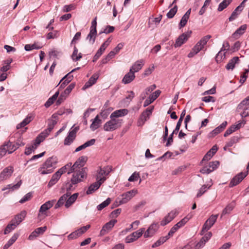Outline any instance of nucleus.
<instances>
[{
    "label": "nucleus",
    "mask_w": 249,
    "mask_h": 249,
    "mask_svg": "<svg viewBox=\"0 0 249 249\" xmlns=\"http://www.w3.org/2000/svg\"><path fill=\"white\" fill-rule=\"evenodd\" d=\"M226 51V49L223 50V48H221V50L216 54L215 56V60L217 63L220 62L222 60L223 57L225 58V54L223 53L222 52V51Z\"/></svg>",
    "instance_id": "obj_53"
},
{
    "label": "nucleus",
    "mask_w": 249,
    "mask_h": 249,
    "mask_svg": "<svg viewBox=\"0 0 249 249\" xmlns=\"http://www.w3.org/2000/svg\"><path fill=\"white\" fill-rule=\"evenodd\" d=\"M55 200H49L42 205L40 207L39 212L43 213L46 211L50 209L53 205Z\"/></svg>",
    "instance_id": "obj_20"
},
{
    "label": "nucleus",
    "mask_w": 249,
    "mask_h": 249,
    "mask_svg": "<svg viewBox=\"0 0 249 249\" xmlns=\"http://www.w3.org/2000/svg\"><path fill=\"white\" fill-rule=\"evenodd\" d=\"M101 123V120L99 118V116L97 115L93 120L92 123L90 125V128L91 130L95 131L100 127Z\"/></svg>",
    "instance_id": "obj_23"
},
{
    "label": "nucleus",
    "mask_w": 249,
    "mask_h": 249,
    "mask_svg": "<svg viewBox=\"0 0 249 249\" xmlns=\"http://www.w3.org/2000/svg\"><path fill=\"white\" fill-rule=\"evenodd\" d=\"M71 193H66L62 196H61L59 200H58L57 203L55 204L54 208L57 209L60 207L61 206L63 205L67 198L71 195Z\"/></svg>",
    "instance_id": "obj_26"
},
{
    "label": "nucleus",
    "mask_w": 249,
    "mask_h": 249,
    "mask_svg": "<svg viewBox=\"0 0 249 249\" xmlns=\"http://www.w3.org/2000/svg\"><path fill=\"white\" fill-rule=\"evenodd\" d=\"M232 1V0H224L218 5L217 10L219 12L223 11Z\"/></svg>",
    "instance_id": "obj_42"
},
{
    "label": "nucleus",
    "mask_w": 249,
    "mask_h": 249,
    "mask_svg": "<svg viewBox=\"0 0 249 249\" xmlns=\"http://www.w3.org/2000/svg\"><path fill=\"white\" fill-rule=\"evenodd\" d=\"M168 240V237H166V236L161 237L159 238V239L155 243H154L152 245V248H155L156 247H158L162 244H163L164 242H165Z\"/></svg>",
    "instance_id": "obj_43"
},
{
    "label": "nucleus",
    "mask_w": 249,
    "mask_h": 249,
    "mask_svg": "<svg viewBox=\"0 0 249 249\" xmlns=\"http://www.w3.org/2000/svg\"><path fill=\"white\" fill-rule=\"evenodd\" d=\"M59 172H55L52 177L51 180L49 181L48 186L50 188L54 185L58 181L60 178Z\"/></svg>",
    "instance_id": "obj_31"
},
{
    "label": "nucleus",
    "mask_w": 249,
    "mask_h": 249,
    "mask_svg": "<svg viewBox=\"0 0 249 249\" xmlns=\"http://www.w3.org/2000/svg\"><path fill=\"white\" fill-rule=\"evenodd\" d=\"M189 18V17H187L185 15L183 16L179 23V29H181V28L184 27L186 25Z\"/></svg>",
    "instance_id": "obj_52"
},
{
    "label": "nucleus",
    "mask_w": 249,
    "mask_h": 249,
    "mask_svg": "<svg viewBox=\"0 0 249 249\" xmlns=\"http://www.w3.org/2000/svg\"><path fill=\"white\" fill-rule=\"evenodd\" d=\"M74 125L70 130L68 134L70 137L76 138V133L79 130V126H77L74 127Z\"/></svg>",
    "instance_id": "obj_46"
},
{
    "label": "nucleus",
    "mask_w": 249,
    "mask_h": 249,
    "mask_svg": "<svg viewBox=\"0 0 249 249\" xmlns=\"http://www.w3.org/2000/svg\"><path fill=\"white\" fill-rule=\"evenodd\" d=\"M59 91H57L51 97L49 98L44 105L45 107H49L50 106H51L56 100L59 95Z\"/></svg>",
    "instance_id": "obj_35"
},
{
    "label": "nucleus",
    "mask_w": 249,
    "mask_h": 249,
    "mask_svg": "<svg viewBox=\"0 0 249 249\" xmlns=\"http://www.w3.org/2000/svg\"><path fill=\"white\" fill-rule=\"evenodd\" d=\"M239 140V138L238 136H233L232 137L230 140L228 142L226 143V146L227 147H231L234 143L238 142Z\"/></svg>",
    "instance_id": "obj_48"
},
{
    "label": "nucleus",
    "mask_w": 249,
    "mask_h": 249,
    "mask_svg": "<svg viewBox=\"0 0 249 249\" xmlns=\"http://www.w3.org/2000/svg\"><path fill=\"white\" fill-rule=\"evenodd\" d=\"M235 127L233 125L231 126L229 128H228L225 132L224 134V136L225 137H227L232 133L235 132L236 131Z\"/></svg>",
    "instance_id": "obj_64"
},
{
    "label": "nucleus",
    "mask_w": 249,
    "mask_h": 249,
    "mask_svg": "<svg viewBox=\"0 0 249 249\" xmlns=\"http://www.w3.org/2000/svg\"><path fill=\"white\" fill-rule=\"evenodd\" d=\"M56 124V120H53L52 119H48V128L45 129L44 131H45L47 133H48L49 135L50 133L53 129L54 126Z\"/></svg>",
    "instance_id": "obj_34"
},
{
    "label": "nucleus",
    "mask_w": 249,
    "mask_h": 249,
    "mask_svg": "<svg viewBox=\"0 0 249 249\" xmlns=\"http://www.w3.org/2000/svg\"><path fill=\"white\" fill-rule=\"evenodd\" d=\"M185 114H186V111L185 109H184L181 114H180V118L177 124V125H176V128L174 130V132H178L179 129H180V126L181 125V123H182V122L183 121V118L185 116Z\"/></svg>",
    "instance_id": "obj_39"
},
{
    "label": "nucleus",
    "mask_w": 249,
    "mask_h": 249,
    "mask_svg": "<svg viewBox=\"0 0 249 249\" xmlns=\"http://www.w3.org/2000/svg\"><path fill=\"white\" fill-rule=\"evenodd\" d=\"M23 138L20 137L17 140L15 144H12L10 141L4 142L7 149L8 154H12L14 151L16 150L19 146L25 145V143L23 142Z\"/></svg>",
    "instance_id": "obj_5"
},
{
    "label": "nucleus",
    "mask_w": 249,
    "mask_h": 249,
    "mask_svg": "<svg viewBox=\"0 0 249 249\" xmlns=\"http://www.w3.org/2000/svg\"><path fill=\"white\" fill-rule=\"evenodd\" d=\"M219 165V162L216 160L214 161L210 162L208 166L211 169V171L213 172L217 169Z\"/></svg>",
    "instance_id": "obj_59"
},
{
    "label": "nucleus",
    "mask_w": 249,
    "mask_h": 249,
    "mask_svg": "<svg viewBox=\"0 0 249 249\" xmlns=\"http://www.w3.org/2000/svg\"><path fill=\"white\" fill-rule=\"evenodd\" d=\"M112 108H107L106 109H105L100 112V115L101 117L104 118L106 119L107 118L108 115L109 114L110 112L112 111Z\"/></svg>",
    "instance_id": "obj_50"
},
{
    "label": "nucleus",
    "mask_w": 249,
    "mask_h": 249,
    "mask_svg": "<svg viewBox=\"0 0 249 249\" xmlns=\"http://www.w3.org/2000/svg\"><path fill=\"white\" fill-rule=\"evenodd\" d=\"M106 49V48L102 44L95 55L93 56L92 60L93 62H96L99 59V58L102 55L104 52L105 51Z\"/></svg>",
    "instance_id": "obj_38"
},
{
    "label": "nucleus",
    "mask_w": 249,
    "mask_h": 249,
    "mask_svg": "<svg viewBox=\"0 0 249 249\" xmlns=\"http://www.w3.org/2000/svg\"><path fill=\"white\" fill-rule=\"evenodd\" d=\"M178 214L176 210L172 211L166 215L160 222V225L164 226L170 222Z\"/></svg>",
    "instance_id": "obj_15"
},
{
    "label": "nucleus",
    "mask_w": 249,
    "mask_h": 249,
    "mask_svg": "<svg viewBox=\"0 0 249 249\" xmlns=\"http://www.w3.org/2000/svg\"><path fill=\"white\" fill-rule=\"evenodd\" d=\"M27 214L26 211H22L16 215L11 220L17 226L24 219Z\"/></svg>",
    "instance_id": "obj_17"
},
{
    "label": "nucleus",
    "mask_w": 249,
    "mask_h": 249,
    "mask_svg": "<svg viewBox=\"0 0 249 249\" xmlns=\"http://www.w3.org/2000/svg\"><path fill=\"white\" fill-rule=\"evenodd\" d=\"M57 163L56 157H50L38 168V172L42 175L51 174L53 172Z\"/></svg>",
    "instance_id": "obj_1"
},
{
    "label": "nucleus",
    "mask_w": 249,
    "mask_h": 249,
    "mask_svg": "<svg viewBox=\"0 0 249 249\" xmlns=\"http://www.w3.org/2000/svg\"><path fill=\"white\" fill-rule=\"evenodd\" d=\"M248 175V171L241 172L234 177L230 182V187H232L241 182L243 179Z\"/></svg>",
    "instance_id": "obj_11"
},
{
    "label": "nucleus",
    "mask_w": 249,
    "mask_h": 249,
    "mask_svg": "<svg viewBox=\"0 0 249 249\" xmlns=\"http://www.w3.org/2000/svg\"><path fill=\"white\" fill-rule=\"evenodd\" d=\"M243 111L241 113L242 118H245L249 116V105L244 106L243 108Z\"/></svg>",
    "instance_id": "obj_55"
},
{
    "label": "nucleus",
    "mask_w": 249,
    "mask_h": 249,
    "mask_svg": "<svg viewBox=\"0 0 249 249\" xmlns=\"http://www.w3.org/2000/svg\"><path fill=\"white\" fill-rule=\"evenodd\" d=\"M191 215H188L175 224V225L179 229L183 227L191 219Z\"/></svg>",
    "instance_id": "obj_41"
},
{
    "label": "nucleus",
    "mask_w": 249,
    "mask_h": 249,
    "mask_svg": "<svg viewBox=\"0 0 249 249\" xmlns=\"http://www.w3.org/2000/svg\"><path fill=\"white\" fill-rule=\"evenodd\" d=\"M239 61V57L235 56L231 59L226 66L227 70H233L235 67V65Z\"/></svg>",
    "instance_id": "obj_32"
},
{
    "label": "nucleus",
    "mask_w": 249,
    "mask_h": 249,
    "mask_svg": "<svg viewBox=\"0 0 249 249\" xmlns=\"http://www.w3.org/2000/svg\"><path fill=\"white\" fill-rule=\"evenodd\" d=\"M218 217V214L212 215L207 220L206 222L209 224L212 227Z\"/></svg>",
    "instance_id": "obj_51"
},
{
    "label": "nucleus",
    "mask_w": 249,
    "mask_h": 249,
    "mask_svg": "<svg viewBox=\"0 0 249 249\" xmlns=\"http://www.w3.org/2000/svg\"><path fill=\"white\" fill-rule=\"evenodd\" d=\"M111 171V168L109 166H105L103 168L99 167L96 175V180L99 181L100 179H104L105 181L107 179L106 176H107Z\"/></svg>",
    "instance_id": "obj_6"
},
{
    "label": "nucleus",
    "mask_w": 249,
    "mask_h": 249,
    "mask_svg": "<svg viewBox=\"0 0 249 249\" xmlns=\"http://www.w3.org/2000/svg\"><path fill=\"white\" fill-rule=\"evenodd\" d=\"M87 177V173L85 168L79 169L73 173L71 181L73 184H76L83 181V179Z\"/></svg>",
    "instance_id": "obj_4"
},
{
    "label": "nucleus",
    "mask_w": 249,
    "mask_h": 249,
    "mask_svg": "<svg viewBox=\"0 0 249 249\" xmlns=\"http://www.w3.org/2000/svg\"><path fill=\"white\" fill-rule=\"evenodd\" d=\"M32 197V194L31 192H29L26 194L20 200L19 203H24L25 202L29 200Z\"/></svg>",
    "instance_id": "obj_60"
},
{
    "label": "nucleus",
    "mask_w": 249,
    "mask_h": 249,
    "mask_svg": "<svg viewBox=\"0 0 249 249\" xmlns=\"http://www.w3.org/2000/svg\"><path fill=\"white\" fill-rule=\"evenodd\" d=\"M211 37L212 36L209 35L203 37L193 48L188 53V57L192 58L202 50Z\"/></svg>",
    "instance_id": "obj_2"
},
{
    "label": "nucleus",
    "mask_w": 249,
    "mask_h": 249,
    "mask_svg": "<svg viewBox=\"0 0 249 249\" xmlns=\"http://www.w3.org/2000/svg\"><path fill=\"white\" fill-rule=\"evenodd\" d=\"M21 183H22V181H21V180H20L17 183H16L15 185H13V184L7 185L5 187H4V188H3L2 189V191H5L6 190L9 189V190H10L13 191L17 190L20 187V186L21 185Z\"/></svg>",
    "instance_id": "obj_37"
},
{
    "label": "nucleus",
    "mask_w": 249,
    "mask_h": 249,
    "mask_svg": "<svg viewBox=\"0 0 249 249\" xmlns=\"http://www.w3.org/2000/svg\"><path fill=\"white\" fill-rule=\"evenodd\" d=\"M14 172V168L12 166L5 168L0 174V182L9 178Z\"/></svg>",
    "instance_id": "obj_13"
},
{
    "label": "nucleus",
    "mask_w": 249,
    "mask_h": 249,
    "mask_svg": "<svg viewBox=\"0 0 249 249\" xmlns=\"http://www.w3.org/2000/svg\"><path fill=\"white\" fill-rule=\"evenodd\" d=\"M75 139V138L70 137L68 135L64 141V144L65 145H70L73 142Z\"/></svg>",
    "instance_id": "obj_57"
},
{
    "label": "nucleus",
    "mask_w": 249,
    "mask_h": 249,
    "mask_svg": "<svg viewBox=\"0 0 249 249\" xmlns=\"http://www.w3.org/2000/svg\"><path fill=\"white\" fill-rule=\"evenodd\" d=\"M144 65V61L142 59L137 61L130 69V71L135 73L139 71Z\"/></svg>",
    "instance_id": "obj_19"
},
{
    "label": "nucleus",
    "mask_w": 249,
    "mask_h": 249,
    "mask_svg": "<svg viewBox=\"0 0 249 249\" xmlns=\"http://www.w3.org/2000/svg\"><path fill=\"white\" fill-rule=\"evenodd\" d=\"M210 187V186H208L207 185H203L202 186V187L200 188V189L198 190V192L196 195L197 197H200L203 194H204L207 190L209 189Z\"/></svg>",
    "instance_id": "obj_47"
},
{
    "label": "nucleus",
    "mask_w": 249,
    "mask_h": 249,
    "mask_svg": "<svg viewBox=\"0 0 249 249\" xmlns=\"http://www.w3.org/2000/svg\"><path fill=\"white\" fill-rule=\"evenodd\" d=\"M115 28L113 26H111L110 25H107L106 28L104 29L103 31H101L99 32V35L102 34V33H105L106 34H107L110 33H112L114 31Z\"/></svg>",
    "instance_id": "obj_61"
},
{
    "label": "nucleus",
    "mask_w": 249,
    "mask_h": 249,
    "mask_svg": "<svg viewBox=\"0 0 249 249\" xmlns=\"http://www.w3.org/2000/svg\"><path fill=\"white\" fill-rule=\"evenodd\" d=\"M88 160V158L86 156H82L80 157L78 159L76 160L77 163H79L80 167H83L85 163Z\"/></svg>",
    "instance_id": "obj_54"
},
{
    "label": "nucleus",
    "mask_w": 249,
    "mask_h": 249,
    "mask_svg": "<svg viewBox=\"0 0 249 249\" xmlns=\"http://www.w3.org/2000/svg\"><path fill=\"white\" fill-rule=\"evenodd\" d=\"M75 86V84L72 83L67 87L64 92L61 94L58 100L56 101V105H60L66 99L67 96L70 94L72 89H74Z\"/></svg>",
    "instance_id": "obj_7"
},
{
    "label": "nucleus",
    "mask_w": 249,
    "mask_h": 249,
    "mask_svg": "<svg viewBox=\"0 0 249 249\" xmlns=\"http://www.w3.org/2000/svg\"><path fill=\"white\" fill-rule=\"evenodd\" d=\"M159 229L158 223H152L144 233V237L148 238L153 236Z\"/></svg>",
    "instance_id": "obj_14"
},
{
    "label": "nucleus",
    "mask_w": 249,
    "mask_h": 249,
    "mask_svg": "<svg viewBox=\"0 0 249 249\" xmlns=\"http://www.w3.org/2000/svg\"><path fill=\"white\" fill-rule=\"evenodd\" d=\"M247 29V25L244 24L241 26L233 34L232 36L235 38H238L243 35Z\"/></svg>",
    "instance_id": "obj_30"
},
{
    "label": "nucleus",
    "mask_w": 249,
    "mask_h": 249,
    "mask_svg": "<svg viewBox=\"0 0 249 249\" xmlns=\"http://www.w3.org/2000/svg\"><path fill=\"white\" fill-rule=\"evenodd\" d=\"M95 142V140L94 139H91L90 140L86 142L85 143L83 144L78 146L77 147L75 150V152H79L84 149H85L86 148L90 146L91 145H93L94 144Z\"/></svg>",
    "instance_id": "obj_24"
},
{
    "label": "nucleus",
    "mask_w": 249,
    "mask_h": 249,
    "mask_svg": "<svg viewBox=\"0 0 249 249\" xmlns=\"http://www.w3.org/2000/svg\"><path fill=\"white\" fill-rule=\"evenodd\" d=\"M135 78V75L133 72L130 71L126 73L124 77L122 82L124 84H127L131 82Z\"/></svg>",
    "instance_id": "obj_22"
},
{
    "label": "nucleus",
    "mask_w": 249,
    "mask_h": 249,
    "mask_svg": "<svg viewBox=\"0 0 249 249\" xmlns=\"http://www.w3.org/2000/svg\"><path fill=\"white\" fill-rule=\"evenodd\" d=\"M105 181V179H100L99 181L97 180L96 182L91 184L88 188L86 191L87 195H90L94 193L96 190L99 188L101 184Z\"/></svg>",
    "instance_id": "obj_16"
},
{
    "label": "nucleus",
    "mask_w": 249,
    "mask_h": 249,
    "mask_svg": "<svg viewBox=\"0 0 249 249\" xmlns=\"http://www.w3.org/2000/svg\"><path fill=\"white\" fill-rule=\"evenodd\" d=\"M97 36V30L90 29L89 33L86 39L91 44H93L95 42Z\"/></svg>",
    "instance_id": "obj_25"
},
{
    "label": "nucleus",
    "mask_w": 249,
    "mask_h": 249,
    "mask_svg": "<svg viewBox=\"0 0 249 249\" xmlns=\"http://www.w3.org/2000/svg\"><path fill=\"white\" fill-rule=\"evenodd\" d=\"M191 34L192 31H189L180 35L176 40V42L174 44L175 47L177 48L181 46L188 40Z\"/></svg>",
    "instance_id": "obj_10"
},
{
    "label": "nucleus",
    "mask_w": 249,
    "mask_h": 249,
    "mask_svg": "<svg viewBox=\"0 0 249 249\" xmlns=\"http://www.w3.org/2000/svg\"><path fill=\"white\" fill-rule=\"evenodd\" d=\"M178 11V6L177 5H175L172 8H171L169 11L167 13L166 16L168 18H173L175 14L177 13Z\"/></svg>",
    "instance_id": "obj_45"
},
{
    "label": "nucleus",
    "mask_w": 249,
    "mask_h": 249,
    "mask_svg": "<svg viewBox=\"0 0 249 249\" xmlns=\"http://www.w3.org/2000/svg\"><path fill=\"white\" fill-rule=\"evenodd\" d=\"M19 236V234L18 233H15L7 243L3 246V249H8L16 242Z\"/></svg>",
    "instance_id": "obj_27"
},
{
    "label": "nucleus",
    "mask_w": 249,
    "mask_h": 249,
    "mask_svg": "<svg viewBox=\"0 0 249 249\" xmlns=\"http://www.w3.org/2000/svg\"><path fill=\"white\" fill-rule=\"evenodd\" d=\"M137 193V190L133 189L122 194L121 196L122 198L120 200V204L126 203Z\"/></svg>",
    "instance_id": "obj_8"
},
{
    "label": "nucleus",
    "mask_w": 249,
    "mask_h": 249,
    "mask_svg": "<svg viewBox=\"0 0 249 249\" xmlns=\"http://www.w3.org/2000/svg\"><path fill=\"white\" fill-rule=\"evenodd\" d=\"M90 227V225H87L78 229L69 234L68 236V239L69 240L76 239L84 233L88 229H89Z\"/></svg>",
    "instance_id": "obj_9"
},
{
    "label": "nucleus",
    "mask_w": 249,
    "mask_h": 249,
    "mask_svg": "<svg viewBox=\"0 0 249 249\" xmlns=\"http://www.w3.org/2000/svg\"><path fill=\"white\" fill-rule=\"evenodd\" d=\"M128 111L127 109H120L115 110L112 112L110 116V118H116L123 117L127 114Z\"/></svg>",
    "instance_id": "obj_18"
},
{
    "label": "nucleus",
    "mask_w": 249,
    "mask_h": 249,
    "mask_svg": "<svg viewBox=\"0 0 249 249\" xmlns=\"http://www.w3.org/2000/svg\"><path fill=\"white\" fill-rule=\"evenodd\" d=\"M137 239L135 237V236L134 235V234L132 233L130 234V235L126 236L125 239V241L126 243H132L136 240H137Z\"/></svg>",
    "instance_id": "obj_63"
},
{
    "label": "nucleus",
    "mask_w": 249,
    "mask_h": 249,
    "mask_svg": "<svg viewBox=\"0 0 249 249\" xmlns=\"http://www.w3.org/2000/svg\"><path fill=\"white\" fill-rule=\"evenodd\" d=\"M37 147L33 143L31 146L28 147H26L24 154L26 155H29L32 153V152H34Z\"/></svg>",
    "instance_id": "obj_49"
},
{
    "label": "nucleus",
    "mask_w": 249,
    "mask_h": 249,
    "mask_svg": "<svg viewBox=\"0 0 249 249\" xmlns=\"http://www.w3.org/2000/svg\"><path fill=\"white\" fill-rule=\"evenodd\" d=\"M75 139V138L70 137L68 135L64 141V144L65 145H70L73 142Z\"/></svg>",
    "instance_id": "obj_56"
},
{
    "label": "nucleus",
    "mask_w": 249,
    "mask_h": 249,
    "mask_svg": "<svg viewBox=\"0 0 249 249\" xmlns=\"http://www.w3.org/2000/svg\"><path fill=\"white\" fill-rule=\"evenodd\" d=\"M75 139V138L70 137L68 135L64 141V144L65 145H70L73 142Z\"/></svg>",
    "instance_id": "obj_58"
},
{
    "label": "nucleus",
    "mask_w": 249,
    "mask_h": 249,
    "mask_svg": "<svg viewBox=\"0 0 249 249\" xmlns=\"http://www.w3.org/2000/svg\"><path fill=\"white\" fill-rule=\"evenodd\" d=\"M17 227V226L14 222H12V220H11L10 223H9L6 227L4 231V234H7L10 233L11 231H13Z\"/></svg>",
    "instance_id": "obj_40"
},
{
    "label": "nucleus",
    "mask_w": 249,
    "mask_h": 249,
    "mask_svg": "<svg viewBox=\"0 0 249 249\" xmlns=\"http://www.w3.org/2000/svg\"><path fill=\"white\" fill-rule=\"evenodd\" d=\"M48 135L49 134L47 133L45 131H42L37 136L33 143L34 145H36L37 147Z\"/></svg>",
    "instance_id": "obj_21"
},
{
    "label": "nucleus",
    "mask_w": 249,
    "mask_h": 249,
    "mask_svg": "<svg viewBox=\"0 0 249 249\" xmlns=\"http://www.w3.org/2000/svg\"><path fill=\"white\" fill-rule=\"evenodd\" d=\"M117 222L116 220H111L105 224L100 232V236H103L108 233L113 228L115 223Z\"/></svg>",
    "instance_id": "obj_12"
},
{
    "label": "nucleus",
    "mask_w": 249,
    "mask_h": 249,
    "mask_svg": "<svg viewBox=\"0 0 249 249\" xmlns=\"http://www.w3.org/2000/svg\"><path fill=\"white\" fill-rule=\"evenodd\" d=\"M161 93L160 90H157L154 92H153L152 94L149 96V98L152 101V102H154L160 95Z\"/></svg>",
    "instance_id": "obj_62"
},
{
    "label": "nucleus",
    "mask_w": 249,
    "mask_h": 249,
    "mask_svg": "<svg viewBox=\"0 0 249 249\" xmlns=\"http://www.w3.org/2000/svg\"><path fill=\"white\" fill-rule=\"evenodd\" d=\"M78 50L77 47L74 46L73 47V51L71 54V58L73 61H77L79 60L82 57V54L81 53H78Z\"/></svg>",
    "instance_id": "obj_33"
},
{
    "label": "nucleus",
    "mask_w": 249,
    "mask_h": 249,
    "mask_svg": "<svg viewBox=\"0 0 249 249\" xmlns=\"http://www.w3.org/2000/svg\"><path fill=\"white\" fill-rule=\"evenodd\" d=\"M110 119V120L107 122L103 126V129L105 131H113L120 128L123 123L122 119Z\"/></svg>",
    "instance_id": "obj_3"
},
{
    "label": "nucleus",
    "mask_w": 249,
    "mask_h": 249,
    "mask_svg": "<svg viewBox=\"0 0 249 249\" xmlns=\"http://www.w3.org/2000/svg\"><path fill=\"white\" fill-rule=\"evenodd\" d=\"M98 78V76L97 75H92L89 80V81L86 82L85 84V85L82 88L83 89H88L94 85L96 82Z\"/></svg>",
    "instance_id": "obj_28"
},
{
    "label": "nucleus",
    "mask_w": 249,
    "mask_h": 249,
    "mask_svg": "<svg viewBox=\"0 0 249 249\" xmlns=\"http://www.w3.org/2000/svg\"><path fill=\"white\" fill-rule=\"evenodd\" d=\"M149 116L146 114V112L144 111L141 114L138 121V126H142L145 123V121L149 119Z\"/></svg>",
    "instance_id": "obj_36"
},
{
    "label": "nucleus",
    "mask_w": 249,
    "mask_h": 249,
    "mask_svg": "<svg viewBox=\"0 0 249 249\" xmlns=\"http://www.w3.org/2000/svg\"><path fill=\"white\" fill-rule=\"evenodd\" d=\"M111 199L110 198H107L106 200L103 201L100 204L98 205L97 207V209L98 211H101L104 208L107 206L111 202Z\"/></svg>",
    "instance_id": "obj_44"
},
{
    "label": "nucleus",
    "mask_w": 249,
    "mask_h": 249,
    "mask_svg": "<svg viewBox=\"0 0 249 249\" xmlns=\"http://www.w3.org/2000/svg\"><path fill=\"white\" fill-rule=\"evenodd\" d=\"M78 196V193H75L71 196H69V197L66 200L65 206L66 208L70 207L76 200Z\"/></svg>",
    "instance_id": "obj_29"
}]
</instances>
